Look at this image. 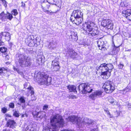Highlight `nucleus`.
Segmentation results:
<instances>
[{
    "label": "nucleus",
    "mask_w": 131,
    "mask_h": 131,
    "mask_svg": "<svg viewBox=\"0 0 131 131\" xmlns=\"http://www.w3.org/2000/svg\"><path fill=\"white\" fill-rule=\"evenodd\" d=\"M27 94V96H28L29 95V94H28V93Z\"/></svg>",
    "instance_id": "nucleus-62"
},
{
    "label": "nucleus",
    "mask_w": 131,
    "mask_h": 131,
    "mask_svg": "<svg viewBox=\"0 0 131 131\" xmlns=\"http://www.w3.org/2000/svg\"><path fill=\"white\" fill-rule=\"evenodd\" d=\"M9 107L11 108H14V104L13 103H9Z\"/></svg>",
    "instance_id": "nucleus-38"
},
{
    "label": "nucleus",
    "mask_w": 131,
    "mask_h": 131,
    "mask_svg": "<svg viewBox=\"0 0 131 131\" xmlns=\"http://www.w3.org/2000/svg\"><path fill=\"white\" fill-rule=\"evenodd\" d=\"M83 14L80 10H74L72 13L70 17L71 20H73V19L82 16Z\"/></svg>",
    "instance_id": "nucleus-10"
},
{
    "label": "nucleus",
    "mask_w": 131,
    "mask_h": 131,
    "mask_svg": "<svg viewBox=\"0 0 131 131\" xmlns=\"http://www.w3.org/2000/svg\"><path fill=\"white\" fill-rule=\"evenodd\" d=\"M69 36V39L73 41H77L78 39L77 33L75 31H71Z\"/></svg>",
    "instance_id": "nucleus-13"
},
{
    "label": "nucleus",
    "mask_w": 131,
    "mask_h": 131,
    "mask_svg": "<svg viewBox=\"0 0 131 131\" xmlns=\"http://www.w3.org/2000/svg\"><path fill=\"white\" fill-rule=\"evenodd\" d=\"M130 90V88H128L127 87L126 88L124 89L123 91L124 92H123L124 94L126 93L127 92H128Z\"/></svg>",
    "instance_id": "nucleus-34"
},
{
    "label": "nucleus",
    "mask_w": 131,
    "mask_h": 131,
    "mask_svg": "<svg viewBox=\"0 0 131 131\" xmlns=\"http://www.w3.org/2000/svg\"><path fill=\"white\" fill-rule=\"evenodd\" d=\"M68 54L71 58H74L76 57L77 53L73 50L71 49L68 52Z\"/></svg>",
    "instance_id": "nucleus-22"
},
{
    "label": "nucleus",
    "mask_w": 131,
    "mask_h": 131,
    "mask_svg": "<svg viewBox=\"0 0 131 131\" xmlns=\"http://www.w3.org/2000/svg\"><path fill=\"white\" fill-rule=\"evenodd\" d=\"M123 67V65L122 64H120L119 67L120 68H122Z\"/></svg>",
    "instance_id": "nucleus-49"
},
{
    "label": "nucleus",
    "mask_w": 131,
    "mask_h": 131,
    "mask_svg": "<svg viewBox=\"0 0 131 131\" xmlns=\"http://www.w3.org/2000/svg\"><path fill=\"white\" fill-rule=\"evenodd\" d=\"M5 58H7V60L8 59H9V57L7 55H6V57H5Z\"/></svg>",
    "instance_id": "nucleus-57"
},
{
    "label": "nucleus",
    "mask_w": 131,
    "mask_h": 131,
    "mask_svg": "<svg viewBox=\"0 0 131 131\" xmlns=\"http://www.w3.org/2000/svg\"><path fill=\"white\" fill-rule=\"evenodd\" d=\"M105 110V111H106V113H107V114L108 115H109V116L110 117V118H111L112 117V116H111V114L108 111H106V110Z\"/></svg>",
    "instance_id": "nucleus-46"
},
{
    "label": "nucleus",
    "mask_w": 131,
    "mask_h": 131,
    "mask_svg": "<svg viewBox=\"0 0 131 131\" xmlns=\"http://www.w3.org/2000/svg\"><path fill=\"white\" fill-rule=\"evenodd\" d=\"M67 88L70 92H75L76 91V87L74 85H69Z\"/></svg>",
    "instance_id": "nucleus-25"
},
{
    "label": "nucleus",
    "mask_w": 131,
    "mask_h": 131,
    "mask_svg": "<svg viewBox=\"0 0 131 131\" xmlns=\"http://www.w3.org/2000/svg\"><path fill=\"white\" fill-rule=\"evenodd\" d=\"M7 19H8L10 20H11V19L13 18V17L11 14L7 13Z\"/></svg>",
    "instance_id": "nucleus-31"
},
{
    "label": "nucleus",
    "mask_w": 131,
    "mask_h": 131,
    "mask_svg": "<svg viewBox=\"0 0 131 131\" xmlns=\"http://www.w3.org/2000/svg\"><path fill=\"white\" fill-rule=\"evenodd\" d=\"M69 99H75L77 98V97L76 96L72 95H70L69 96Z\"/></svg>",
    "instance_id": "nucleus-37"
},
{
    "label": "nucleus",
    "mask_w": 131,
    "mask_h": 131,
    "mask_svg": "<svg viewBox=\"0 0 131 131\" xmlns=\"http://www.w3.org/2000/svg\"><path fill=\"white\" fill-rule=\"evenodd\" d=\"M108 101L113 105H116L118 103L117 102L111 97H109L108 98Z\"/></svg>",
    "instance_id": "nucleus-21"
},
{
    "label": "nucleus",
    "mask_w": 131,
    "mask_h": 131,
    "mask_svg": "<svg viewBox=\"0 0 131 131\" xmlns=\"http://www.w3.org/2000/svg\"><path fill=\"white\" fill-rule=\"evenodd\" d=\"M46 115L45 113L43 111H40L38 112L36 116L37 117L40 118V119H42Z\"/></svg>",
    "instance_id": "nucleus-19"
},
{
    "label": "nucleus",
    "mask_w": 131,
    "mask_h": 131,
    "mask_svg": "<svg viewBox=\"0 0 131 131\" xmlns=\"http://www.w3.org/2000/svg\"><path fill=\"white\" fill-rule=\"evenodd\" d=\"M3 2V4H4L5 6L6 7L7 6V2L5 0H1Z\"/></svg>",
    "instance_id": "nucleus-41"
},
{
    "label": "nucleus",
    "mask_w": 131,
    "mask_h": 131,
    "mask_svg": "<svg viewBox=\"0 0 131 131\" xmlns=\"http://www.w3.org/2000/svg\"><path fill=\"white\" fill-rule=\"evenodd\" d=\"M13 69L15 71H17L18 72H19V69H18L16 68L15 67H13Z\"/></svg>",
    "instance_id": "nucleus-45"
},
{
    "label": "nucleus",
    "mask_w": 131,
    "mask_h": 131,
    "mask_svg": "<svg viewBox=\"0 0 131 131\" xmlns=\"http://www.w3.org/2000/svg\"><path fill=\"white\" fill-rule=\"evenodd\" d=\"M7 14H5L4 12H2L0 14V19L5 21L7 19Z\"/></svg>",
    "instance_id": "nucleus-24"
},
{
    "label": "nucleus",
    "mask_w": 131,
    "mask_h": 131,
    "mask_svg": "<svg viewBox=\"0 0 131 131\" xmlns=\"http://www.w3.org/2000/svg\"><path fill=\"white\" fill-rule=\"evenodd\" d=\"M32 114H33V115H34V116H35V115H34V112Z\"/></svg>",
    "instance_id": "nucleus-60"
},
{
    "label": "nucleus",
    "mask_w": 131,
    "mask_h": 131,
    "mask_svg": "<svg viewBox=\"0 0 131 131\" xmlns=\"http://www.w3.org/2000/svg\"><path fill=\"white\" fill-rule=\"evenodd\" d=\"M48 108V106L47 105H45L43 106V110H47Z\"/></svg>",
    "instance_id": "nucleus-42"
},
{
    "label": "nucleus",
    "mask_w": 131,
    "mask_h": 131,
    "mask_svg": "<svg viewBox=\"0 0 131 131\" xmlns=\"http://www.w3.org/2000/svg\"><path fill=\"white\" fill-rule=\"evenodd\" d=\"M18 73L19 74H20V75H23V72L20 71L19 70V72H18Z\"/></svg>",
    "instance_id": "nucleus-54"
},
{
    "label": "nucleus",
    "mask_w": 131,
    "mask_h": 131,
    "mask_svg": "<svg viewBox=\"0 0 131 131\" xmlns=\"http://www.w3.org/2000/svg\"><path fill=\"white\" fill-rule=\"evenodd\" d=\"M6 117H11V116L9 114H6Z\"/></svg>",
    "instance_id": "nucleus-51"
},
{
    "label": "nucleus",
    "mask_w": 131,
    "mask_h": 131,
    "mask_svg": "<svg viewBox=\"0 0 131 131\" xmlns=\"http://www.w3.org/2000/svg\"><path fill=\"white\" fill-rule=\"evenodd\" d=\"M82 16H80L73 19V20H71L73 23H74L77 25H78L81 24L83 21Z\"/></svg>",
    "instance_id": "nucleus-16"
},
{
    "label": "nucleus",
    "mask_w": 131,
    "mask_h": 131,
    "mask_svg": "<svg viewBox=\"0 0 131 131\" xmlns=\"http://www.w3.org/2000/svg\"><path fill=\"white\" fill-rule=\"evenodd\" d=\"M128 5H125V6H128Z\"/></svg>",
    "instance_id": "nucleus-63"
},
{
    "label": "nucleus",
    "mask_w": 131,
    "mask_h": 131,
    "mask_svg": "<svg viewBox=\"0 0 131 131\" xmlns=\"http://www.w3.org/2000/svg\"><path fill=\"white\" fill-rule=\"evenodd\" d=\"M127 107L128 108L131 107V104L129 103L128 104Z\"/></svg>",
    "instance_id": "nucleus-52"
},
{
    "label": "nucleus",
    "mask_w": 131,
    "mask_h": 131,
    "mask_svg": "<svg viewBox=\"0 0 131 131\" xmlns=\"http://www.w3.org/2000/svg\"><path fill=\"white\" fill-rule=\"evenodd\" d=\"M3 131H10L8 130L4 129L3 130Z\"/></svg>",
    "instance_id": "nucleus-59"
},
{
    "label": "nucleus",
    "mask_w": 131,
    "mask_h": 131,
    "mask_svg": "<svg viewBox=\"0 0 131 131\" xmlns=\"http://www.w3.org/2000/svg\"><path fill=\"white\" fill-rule=\"evenodd\" d=\"M27 89H28V92L31 93V95H33L34 93V91L33 88L32 87V86H30L29 87H28Z\"/></svg>",
    "instance_id": "nucleus-26"
},
{
    "label": "nucleus",
    "mask_w": 131,
    "mask_h": 131,
    "mask_svg": "<svg viewBox=\"0 0 131 131\" xmlns=\"http://www.w3.org/2000/svg\"><path fill=\"white\" fill-rule=\"evenodd\" d=\"M60 68V66H51V69L53 71H57L59 70Z\"/></svg>",
    "instance_id": "nucleus-30"
},
{
    "label": "nucleus",
    "mask_w": 131,
    "mask_h": 131,
    "mask_svg": "<svg viewBox=\"0 0 131 131\" xmlns=\"http://www.w3.org/2000/svg\"><path fill=\"white\" fill-rule=\"evenodd\" d=\"M5 69L4 68H0V74L3 72V71L5 70Z\"/></svg>",
    "instance_id": "nucleus-44"
},
{
    "label": "nucleus",
    "mask_w": 131,
    "mask_h": 131,
    "mask_svg": "<svg viewBox=\"0 0 131 131\" xmlns=\"http://www.w3.org/2000/svg\"><path fill=\"white\" fill-rule=\"evenodd\" d=\"M19 63L20 67H25L30 66L32 62L30 58L26 57L24 55H21L19 56Z\"/></svg>",
    "instance_id": "nucleus-5"
},
{
    "label": "nucleus",
    "mask_w": 131,
    "mask_h": 131,
    "mask_svg": "<svg viewBox=\"0 0 131 131\" xmlns=\"http://www.w3.org/2000/svg\"><path fill=\"white\" fill-rule=\"evenodd\" d=\"M44 8H45V9H48L49 7V5H47L46 6V7H43Z\"/></svg>",
    "instance_id": "nucleus-48"
},
{
    "label": "nucleus",
    "mask_w": 131,
    "mask_h": 131,
    "mask_svg": "<svg viewBox=\"0 0 131 131\" xmlns=\"http://www.w3.org/2000/svg\"><path fill=\"white\" fill-rule=\"evenodd\" d=\"M57 45L56 42H53L49 43L48 47L50 49L52 50L56 47Z\"/></svg>",
    "instance_id": "nucleus-23"
},
{
    "label": "nucleus",
    "mask_w": 131,
    "mask_h": 131,
    "mask_svg": "<svg viewBox=\"0 0 131 131\" xmlns=\"http://www.w3.org/2000/svg\"><path fill=\"white\" fill-rule=\"evenodd\" d=\"M54 1V2H55L56 3V1Z\"/></svg>",
    "instance_id": "nucleus-64"
},
{
    "label": "nucleus",
    "mask_w": 131,
    "mask_h": 131,
    "mask_svg": "<svg viewBox=\"0 0 131 131\" xmlns=\"http://www.w3.org/2000/svg\"><path fill=\"white\" fill-rule=\"evenodd\" d=\"M36 131V130L33 127H30L29 126L26 127L24 131Z\"/></svg>",
    "instance_id": "nucleus-27"
},
{
    "label": "nucleus",
    "mask_w": 131,
    "mask_h": 131,
    "mask_svg": "<svg viewBox=\"0 0 131 131\" xmlns=\"http://www.w3.org/2000/svg\"><path fill=\"white\" fill-rule=\"evenodd\" d=\"M31 96H32V98H31L32 100H36V99L35 97H34V96L33 95L34 97H32V96L31 95Z\"/></svg>",
    "instance_id": "nucleus-50"
},
{
    "label": "nucleus",
    "mask_w": 131,
    "mask_h": 131,
    "mask_svg": "<svg viewBox=\"0 0 131 131\" xmlns=\"http://www.w3.org/2000/svg\"><path fill=\"white\" fill-rule=\"evenodd\" d=\"M93 120L87 118L82 117L81 118V122L80 126L81 127L83 125L87 124L88 125L91 124H92L94 122Z\"/></svg>",
    "instance_id": "nucleus-11"
},
{
    "label": "nucleus",
    "mask_w": 131,
    "mask_h": 131,
    "mask_svg": "<svg viewBox=\"0 0 131 131\" xmlns=\"http://www.w3.org/2000/svg\"><path fill=\"white\" fill-rule=\"evenodd\" d=\"M98 46L99 48V49L102 50H106V48L104 46V42L103 41L99 40L97 43Z\"/></svg>",
    "instance_id": "nucleus-18"
},
{
    "label": "nucleus",
    "mask_w": 131,
    "mask_h": 131,
    "mask_svg": "<svg viewBox=\"0 0 131 131\" xmlns=\"http://www.w3.org/2000/svg\"><path fill=\"white\" fill-rule=\"evenodd\" d=\"M78 88L79 91L83 94L90 92L92 91V89H91L89 84L87 83H83L80 84Z\"/></svg>",
    "instance_id": "nucleus-7"
},
{
    "label": "nucleus",
    "mask_w": 131,
    "mask_h": 131,
    "mask_svg": "<svg viewBox=\"0 0 131 131\" xmlns=\"http://www.w3.org/2000/svg\"><path fill=\"white\" fill-rule=\"evenodd\" d=\"M13 115L16 117H18L19 116V113L18 112L15 111L14 112Z\"/></svg>",
    "instance_id": "nucleus-35"
},
{
    "label": "nucleus",
    "mask_w": 131,
    "mask_h": 131,
    "mask_svg": "<svg viewBox=\"0 0 131 131\" xmlns=\"http://www.w3.org/2000/svg\"><path fill=\"white\" fill-rule=\"evenodd\" d=\"M101 25L108 29H111L113 28V24L112 23L111 21L109 19H103Z\"/></svg>",
    "instance_id": "nucleus-8"
},
{
    "label": "nucleus",
    "mask_w": 131,
    "mask_h": 131,
    "mask_svg": "<svg viewBox=\"0 0 131 131\" xmlns=\"http://www.w3.org/2000/svg\"><path fill=\"white\" fill-rule=\"evenodd\" d=\"M105 91L107 93H111L115 90L114 85L112 82L107 81L104 84L103 87Z\"/></svg>",
    "instance_id": "nucleus-6"
},
{
    "label": "nucleus",
    "mask_w": 131,
    "mask_h": 131,
    "mask_svg": "<svg viewBox=\"0 0 131 131\" xmlns=\"http://www.w3.org/2000/svg\"><path fill=\"white\" fill-rule=\"evenodd\" d=\"M60 66L59 62L56 60H54L52 62L51 66Z\"/></svg>",
    "instance_id": "nucleus-28"
},
{
    "label": "nucleus",
    "mask_w": 131,
    "mask_h": 131,
    "mask_svg": "<svg viewBox=\"0 0 131 131\" xmlns=\"http://www.w3.org/2000/svg\"><path fill=\"white\" fill-rule=\"evenodd\" d=\"M94 25V23L92 21L86 22L84 24V25L86 28H83V29L89 34V35L95 36L98 34L99 32L97 29L92 28V27Z\"/></svg>",
    "instance_id": "nucleus-4"
},
{
    "label": "nucleus",
    "mask_w": 131,
    "mask_h": 131,
    "mask_svg": "<svg viewBox=\"0 0 131 131\" xmlns=\"http://www.w3.org/2000/svg\"><path fill=\"white\" fill-rule=\"evenodd\" d=\"M103 93V92L101 90H97L90 95L89 97L92 99L94 100L96 97L101 96Z\"/></svg>",
    "instance_id": "nucleus-12"
},
{
    "label": "nucleus",
    "mask_w": 131,
    "mask_h": 131,
    "mask_svg": "<svg viewBox=\"0 0 131 131\" xmlns=\"http://www.w3.org/2000/svg\"><path fill=\"white\" fill-rule=\"evenodd\" d=\"M50 123L53 129H50L49 131H57L59 128L63 127L64 124L62 117L58 114L51 118Z\"/></svg>",
    "instance_id": "nucleus-1"
},
{
    "label": "nucleus",
    "mask_w": 131,
    "mask_h": 131,
    "mask_svg": "<svg viewBox=\"0 0 131 131\" xmlns=\"http://www.w3.org/2000/svg\"><path fill=\"white\" fill-rule=\"evenodd\" d=\"M7 126L13 128L15 127L16 124L14 120H9L7 123Z\"/></svg>",
    "instance_id": "nucleus-17"
},
{
    "label": "nucleus",
    "mask_w": 131,
    "mask_h": 131,
    "mask_svg": "<svg viewBox=\"0 0 131 131\" xmlns=\"http://www.w3.org/2000/svg\"><path fill=\"white\" fill-rule=\"evenodd\" d=\"M42 8L44 12H47V13L49 15H52L54 13L53 12L51 11L48 10L47 9H45V8H44L42 6Z\"/></svg>",
    "instance_id": "nucleus-29"
},
{
    "label": "nucleus",
    "mask_w": 131,
    "mask_h": 131,
    "mask_svg": "<svg viewBox=\"0 0 131 131\" xmlns=\"http://www.w3.org/2000/svg\"><path fill=\"white\" fill-rule=\"evenodd\" d=\"M51 77H48L47 74L40 73H38V77L36 79L37 81L39 84L47 85L51 84Z\"/></svg>",
    "instance_id": "nucleus-3"
},
{
    "label": "nucleus",
    "mask_w": 131,
    "mask_h": 131,
    "mask_svg": "<svg viewBox=\"0 0 131 131\" xmlns=\"http://www.w3.org/2000/svg\"><path fill=\"white\" fill-rule=\"evenodd\" d=\"M81 118L74 116H70L68 118V120L72 122L73 123H76L80 126L81 122Z\"/></svg>",
    "instance_id": "nucleus-9"
},
{
    "label": "nucleus",
    "mask_w": 131,
    "mask_h": 131,
    "mask_svg": "<svg viewBox=\"0 0 131 131\" xmlns=\"http://www.w3.org/2000/svg\"><path fill=\"white\" fill-rule=\"evenodd\" d=\"M6 55H7V54L5 53H2V56L3 57H6Z\"/></svg>",
    "instance_id": "nucleus-47"
},
{
    "label": "nucleus",
    "mask_w": 131,
    "mask_h": 131,
    "mask_svg": "<svg viewBox=\"0 0 131 131\" xmlns=\"http://www.w3.org/2000/svg\"><path fill=\"white\" fill-rule=\"evenodd\" d=\"M25 116H26V117H27V115L26 114H23L22 115L21 117H23Z\"/></svg>",
    "instance_id": "nucleus-53"
},
{
    "label": "nucleus",
    "mask_w": 131,
    "mask_h": 131,
    "mask_svg": "<svg viewBox=\"0 0 131 131\" xmlns=\"http://www.w3.org/2000/svg\"><path fill=\"white\" fill-rule=\"evenodd\" d=\"M3 43L1 40H0V46L3 44Z\"/></svg>",
    "instance_id": "nucleus-56"
},
{
    "label": "nucleus",
    "mask_w": 131,
    "mask_h": 131,
    "mask_svg": "<svg viewBox=\"0 0 131 131\" xmlns=\"http://www.w3.org/2000/svg\"><path fill=\"white\" fill-rule=\"evenodd\" d=\"M1 34L2 36L5 37L6 40L9 41L10 39V36L9 33L7 32H2Z\"/></svg>",
    "instance_id": "nucleus-20"
},
{
    "label": "nucleus",
    "mask_w": 131,
    "mask_h": 131,
    "mask_svg": "<svg viewBox=\"0 0 131 131\" xmlns=\"http://www.w3.org/2000/svg\"><path fill=\"white\" fill-rule=\"evenodd\" d=\"M11 14L12 15L16 16L18 14V12H17L16 9H15L12 10Z\"/></svg>",
    "instance_id": "nucleus-32"
},
{
    "label": "nucleus",
    "mask_w": 131,
    "mask_h": 131,
    "mask_svg": "<svg viewBox=\"0 0 131 131\" xmlns=\"http://www.w3.org/2000/svg\"><path fill=\"white\" fill-rule=\"evenodd\" d=\"M122 13L125 15L127 18L129 20H131V9H128L126 10L123 11Z\"/></svg>",
    "instance_id": "nucleus-14"
},
{
    "label": "nucleus",
    "mask_w": 131,
    "mask_h": 131,
    "mask_svg": "<svg viewBox=\"0 0 131 131\" xmlns=\"http://www.w3.org/2000/svg\"><path fill=\"white\" fill-rule=\"evenodd\" d=\"M97 129H94L92 130L91 131H97Z\"/></svg>",
    "instance_id": "nucleus-55"
},
{
    "label": "nucleus",
    "mask_w": 131,
    "mask_h": 131,
    "mask_svg": "<svg viewBox=\"0 0 131 131\" xmlns=\"http://www.w3.org/2000/svg\"><path fill=\"white\" fill-rule=\"evenodd\" d=\"M28 39L29 41L28 46L30 47L34 46L36 42V40L34 39V37L32 36H29Z\"/></svg>",
    "instance_id": "nucleus-15"
},
{
    "label": "nucleus",
    "mask_w": 131,
    "mask_h": 131,
    "mask_svg": "<svg viewBox=\"0 0 131 131\" xmlns=\"http://www.w3.org/2000/svg\"><path fill=\"white\" fill-rule=\"evenodd\" d=\"M22 6L24 7L25 5V4L24 3H23V2H22Z\"/></svg>",
    "instance_id": "nucleus-58"
},
{
    "label": "nucleus",
    "mask_w": 131,
    "mask_h": 131,
    "mask_svg": "<svg viewBox=\"0 0 131 131\" xmlns=\"http://www.w3.org/2000/svg\"><path fill=\"white\" fill-rule=\"evenodd\" d=\"M7 109L5 107L3 108L2 110V112L4 113H5L7 112Z\"/></svg>",
    "instance_id": "nucleus-40"
},
{
    "label": "nucleus",
    "mask_w": 131,
    "mask_h": 131,
    "mask_svg": "<svg viewBox=\"0 0 131 131\" xmlns=\"http://www.w3.org/2000/svg\"><path fill=\"white\" fill-rule=\"evenodd\" d=\"M42 59L40 58L38 59H37L36 60L37 63H38V64H39L41 62Z\"/></svg>",
    "instance_id": "nucleus-39"
},
{
    "label": "nucleus",
    "mask_w": 131,
    "mask_h": 131,
    "mask_svg": "<svg viewBox=\"0 0 131 131\" xmlns=\"http://www.w3.org/2000/svg\"><path fill=\"white\" fill-rule=\"evenodd\" d=\"M29 85V83H26L24 84V88H26Z\"/></svg>",
    "instance_id": "nucleus-43"
},
{
    "label": "nucleus",
    "mask_w": 131,
    "mask_h": 131,
    "mask_svg": "<svg viewBox=\"0 0 131 131\" xmlns=\"http://www.w3.org/2000/svg\"><path fill=\"white\" fill-rule=\"evenodd\" d=\"M19 100L21 103H24L25 102V98L24 97H21L19 99Z\"/></svg>",
    "instance_id": "nucleus-36"
},
{
    "label": "nucleus",
    "mask_w": 131,
    "mask_h": 131,
    "mask_svg": "<svg viewBox=\"0 0 131 131\" xmlns=\"http://www.w3.org/2000/svg\"><path fill=\"white\" fill-rule=\"evenodd\" d=\"M131 51V50H127V51Z\"/></svg>",
    "instance_id": "nucleus-61"
},
{
    "label": "nucleus",
    "mask_w": 131,
    "mask_h": 131,
    "mask_svg": "<svg viewBox=\"0 0 131 131\" xmlns=\"http://www.w3.org/2000/svg\"><path fill=\"white\" fill-rule=\"evenodd\" d=\"M7 50V49L5 47H1L0 48V51L2 53H4Z\"/></svg>",
    "instance_id": "nucleus-33"
},
{
    "label": "nucleus",
    "mask_w": 131,
    "mask_h": 131,
    "mask_svg": "<svg viewBox=\"0 0 131 131\" xmlns=\"http://www.w3.org/2000/svg\"><path fill=\"white\" fill-rule=\"evenodd\" d=\"M113 68V66L111 63H104L100 65L97 70L101 71L102 72L101 75L103 78L107 79L110 77L111 72Z\"/></svg>",
    "instance_id": "nucleus-2"
}]
</instances>
